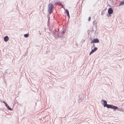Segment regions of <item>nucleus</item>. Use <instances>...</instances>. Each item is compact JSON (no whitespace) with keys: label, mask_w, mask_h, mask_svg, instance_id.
Returning a JSON list of instances; mask_svg holds the SVG:
<instances>
[{"label":"nucleus","mask_w":124,"mask_h":124,"mask_svg":"<svg viewBox=\"0 0 124 124\" xmlns=\"http://www.w3.org/2000/svg\"><path fill=\"white\" fill-rule=\"evenodd\" d=\"M96 23V22L95 21H94L93 22V24H95Z\"/></svg>","instance_id":"b1692460"},{"label":"nucleus","mask_w":124,"mask_h":124,"mask_svg":"<svg viewBox=\"0 0 124 124\" xmlns=\"http://www.w3.org/2000/svg\"><path fill=\"white\" fill-rule=\"evenodd\" d=\"M66 27L65 28H64V29L63 28V29L61 30V32L62 35H63L65 33L66 31Z\"/></svg>","instance_id":"6e6552de"},{"label":"nucleus","mask_w":124,"mask_h":124,"mask_svg":"<svg viewBox=\"0 0 124 124\" xmlns=\"http://www.w3.org/2000/svg\"><path fill=\"white\" fill-rule=\"evenodd\" d=\"M92 50L89 53V55H91L92 54H93L94 52L98 50V48L97 47H94V49H93L92 48Z\"/></svg>","instance_id":"423d86ee"},{"label":"nucleus","mask_w":124,"mask_h":124,"mask_svg":"<svg viewBox=\"0 0 124 124\" xmlns=\"http://www.w3.org/2000/svg\"><path fill=\"white\" fill-rule=\"evenodd\" d=\"M58 2H55L54 4V5H58Z\"/></svg>","instance_id":"4be33fe9"},{"label":"nucleus","mask_w":124,"mask_h":124,"mask_svg":"<svg viewBox=\"0 0 124 124\" xmlns=\"http://www.w3.org/2000/svg\"><path fill=\"white\" fill-rule=\"evenodd\" d=\"M29 35V33H27L25 34H24V36L25 38H27L28 37Z\"/></svg>","instance_id":"ddd939ff"},{"label":"nucleus","mask_w":124,"mask_h":124,"mask_svg":"<svg viewBox=\"0 0 124 124\" xmlns=\"http://www.w3.org/2000/svg\"><path fill=\"white\" fill-rule=\"evenodd\" d=\"M85 41V40H82L81 41V42H84Z\"/></svg>","instance_id":"7c9ffc66"},{"label":"nucleus","mask_w":124,"mask_h":124,"mask_svg":"<svg viewBox=\"0 0 124 124\" xmlns=\"http://www.w3.org/2000/svg\"><path fill=\"white\" fill-rule=\"evenodd\" d=\"M26 54H25V56L26 55Z\"/></svg>","instance_id":"58836bf2"},{"label":"nucleus","mask_w":124,"mask_h":124,"mask_svg":"<svg viewBox=\"0 0 124 124\" xmlns=\"http://www.w3.org/2000/svg\"><path fill=\"white\" fill-rule=\"evenodd\" d=\"M111 109H113L115 111H116V110L120 111H124V110L122 108H119L117 106L114 105H113Z\"/></svg>","instance_id":"7ed1b4c3"},{"label":"nucleus","mask_w":124,"mask_h":124,"mask_svg":"<svg viewBox=\"0 0 124 124\" xmlns=\"http://www.w3.org/2000/svg\"><path fill=\"white\" fill-rule=\"evenodd\" d=\"M45 30H46V28H45Z\"/></svg>","instance_id":"4c0bfd02"},{"label":"nucleus","mask_w":124,"mask_h":124,"mask_svg":"<svg viewBox=\"0 0 124 124\" xmlns=\"http://www.w3.org/2000/svg\"><path fill=\"white\" fill-rule=\"evenodd\" d=\"M96 33V31H95V33Z\"/></svg>","instance_id":"c9c22d12"},{"label":"nucleus","mask_w":124,"mask_h":124,"mask_svg":"<svg viewBox=\"0 0 124 124\" xmlns=\"http://www.w3.org/2000/svg\"><path fill=\"white\" fill-rule=\"evenodd\" d=\"M58 5H62V3L60 2H58Z\"/></svg>","instance_id":"aec40b11"},{"label":"nucleus","mask_w":124,"mask_h":124,"mask_svg":"<svg viewBox=\"0 0 124 124\" xmlns=\"http://www.w3.org/2000/svg\"><path fill=\"white\" fill-rule=\"evenodd\" d=\"M0 110H2L3 111H4V110L3 109V108H0Z\"/></svg>","instance_id":"a878e982"},{"label":"nucleus","mask_w":124,"mask_h":124,"mask_svg":"<svg viewBox=\"0 0 124 124\" xmlns=\"http://www.w3.org/2000/svg\"><path fill=\"white\" fill-rule=\"evenodd\" d=\"M91 17H89L88 18V20L89 21H90L91 20Z\"/></svg>","instance_id":"bb28decb"},{"label":"nucleus","mask_w":124,"mask_h":124,"mask_svg":"<svg viewBox=\"0 0 124 124\" xmlns=\"http://www.w3.org/2000/svg\"><path fill=\"white\" fill-rule=\"evenodd\" d=\"M67 15V16H68V19H70V15H69V14L68 15Z\"/></svg>","instance_id":"5701e85b"},{"label":"nucleus","mask_w":124,"mask_h":124,"mask_svg":"<svg viewBox=\"0 0 124 124\" xmlns=\"http://www.w3.org/2000/svg\"><path fill=\"white\" fill-rule=\"evenodd\" d=\"M49 29L50 31H52V29L51 28H50L49 27Z\"/></svg>","instance_id":"393cba45"},{"label":"nucleus","mask_w":124,"mask_h":124,"mask_svg":"<svg viewBox=\"0 0 124 124\" xmlns=\"http://www.w3.org/2000/svg\"><path fill=\"white\" fill-rule=\"evenodd\" d=\"M1 102L5 104V106L9 110H12V109L8 105L6 102L5 101H1Z\"/></svg>","instance_id":"39448f33"},{"label":"nucleus","mask_w":124,"mask_h":124,"mask_svg":"<svg viewBox=\"0 0 124 124\" xmlns=\"http://www.w3.org/2000/svg\"><path fill=\"white\" fill-rule=\"evenodd\" d=\"M101 102L104 107H106L108 108L111 109L113 105L110 104H107V101L103 99L101 100Z\"/></svg>","instance_id":"f257e3e1"},{"label":"nucleus","mask_w":124,"mask_h":124,"mask_svg":"<svg viewBox=\"0 0 124 124\" xmlns=\"http://www.w3.org/2000/svg\"><path fill=\"white\" fill-rule=\"evenodd\" d=\"M50 19H48V22H47V25L48 26L49 25V24L50 23Z\"/></svg>","instance_id":"6ab92c4d"},{"label":"nucleus","mask_w":124,"mask_h":124,"mask_svg":"<svg viewBox=\"0 0 124 124\" xmlns=\"http://www.w3.org/2000/svg\"><path fill=\"white\" fill-rule=\"evenodd\" d=\"M47 18H48V19H50V16L48 15V16H47Z\"/></svg>","instance_id":"c85d7f7f"},{"label":"nucleus","mask_w":124,"mask_h":124,"mask_svg":"<svg viewBox=\"0 0 124 124\" xmlns=\"http://www.w3.org/2000/svg\"><path fill=\"white\" fill-rule=\"evenodd\" d=\"M7 70H8L7 69V70H6L4 72L5 73H7Z\"/></svg>","instance_id":"c756f323"},{"label":"nucleus","mask_w":124,"mask_h":124,"mask_svg":"<svg viewBox=\"0 0 124 124\" xmlns=\"http://www.w3.org/2000/svg\"><path fill=\"white\" fill-rule=\"evenodd\" d=\"M92 38H91V37H90V38H89V39H91V40H92Z\"/></svg>","instance_id":"2f4dec72"},{"label":"nucleus","mask_w":124,"mask_h":124,"mask_svg":"<svg viewBox=\"0 0 124 124\" xmlns=\"http://www.w3.org/2000/svg\"><path fill=\"white\" fill-rule=\"evenodd\" d=\"M39 34H40H40H41V33H39Z\"/></svg>","instance_id":"79ce46f5"},{"label":"nucleus","mask_w":124,"mask_h":124,"mask_svg":"<svg viewBox=\"0 0 124 124\" xmlns=\"http://www.w3.org/2000/svg\"><path fill=\"white\" fill-rule=\"evenodd\" d=\"M107 9V8L104 9L103 10H102L101 12V15H103V14H104V13L105 12L106 10Z\"/></svg>","instance_id":"9b49d317"},{"label":"nucleus","mask_w":124,"mask_h":124,"mask_svg":"<svg viewBox=\"0 0 124 124\" xmlns=\"http://www.w3.org/2000/svg\"><path fill=\"white\" fill-rule=\"evenodd\" d=\"M5 74H4L3 76L2 77L3 78V80L4 81V80L5 79Z\"/></svg>","instance_id":"a211bd4d"},{"label":"nucleus","mask_w":124,"mask_h":124,"mask_svg":"<svg viewBox=\"0 0 124 124\" xmlns=\"http://www.w3.org/2000/svg\"><path fill=\"white\" fill-rule=\"evenodd\" d=\"M113 12V10L112 8L110 7L108 10V13L112 14Z\"/></svg>","instance_id":"0eeeda50"},{"label":"nucleus","mask_w":124,"mask_h":124,"mask_svg":"<svg viewBox=\"0 0 124 124\" xmlns=\"http://www.w3.org/2000/svg\"><path fill=\"white\" fill-rule=\"evenodd\" d=\"M39 32H40V31H39Z\"/></svg>","instance_id":"37998d69"},{"label":"nucleus","mask_w":124,"mask_h":124,"mask_svg":"<svg viewBox=\"0 0 124 124\" xmlns=\"http://www.w3.org/2000/svg\"><path fill=\"white\" fill-rule=\"evenodd\" d=\"M49 33V34H50V33Z\"/></svg>","instance_id":"a19ab883"},{"label":"nucleus","mask_w":124,"mask_h":124,"mask_svg":"<svg viewBox=\"0 0 124 124\" xmlns=\"http://www.w3.org/2000/svg\"><path fill=\"white\" fill-rule=\"evenodd\" d=\"M49 33V34H50V33Z\"/></svg>","instance_id":"ea45409f"},{"label":"nucleus","mask_w":124,"mask_h":124,"mask_svg":"<svg viewBox=\"0 0 124 124\" xmlns=\"http://www.w3.org/2000/svg\"><path fill=\"white\" fill-rule=\"evenodd\" d=\"M9 38L8 36H6L4 37V40L5 42H7Z\"/></svg>","instance_id":"1a4fd4ad"},{"label":"nucleus","mask_w":124,"mask_h":124,"mask_svg":"<svg viewBox=\"0 0 124 124\" xmlns=\"http://www.w3.org/2000/svg\"><path fill=\"white\" fill-rule=\"evenodd\" d=\"M111 14L109 13H108V14H107L106 15V16H107L108 17H110L111 16Z\"/></svg>","instance_id":"dca6fc26"},{"label":"nucleus","mask_w":124,"mask_h":124,"mask_svg":"<svg viewBox=\"0 0 124 124\" xmlns=\"http://www.w3.org/2000/svg\"><path fill=\"white\" fill-rule=\"evenodd\" d=\"M124 5V0L121 1L118 6H122Z\"/></svg>","instance_id":"9d476101"},{"label":"nucleus","mask_w":124,"mask_h":124,"mask_svg":"<svg viewBox=\"0 0 124 124\" xmlns=\"http://www.w3.org/2000/svg\"><path fill=\"white\" fill-rule=\"evenodd\" d=\"M108 6H111L110 5H108Z\"/></svg>","instance_id":"f704fd0d"},{"label":"nucleus","mask_w":124,"mask_h":124,"mask_svg":"<svg viewBox=\"0 0 124 124\" xmlns=\"http://www.w3.org/2000/svg\"><path fill=\"white\" fill-rule=\"evenodd\" d=\"M99 43V41L98 38H95L92 40L90 42L91 44L92 43Z\"/></svg>","instance_id":"20e7f679"},{"label":"nucleus","mask_w":124,"mask_h":124,"mask_svg":"<svg viewBox=\"0 0 124 124\" xmlns=\"http://www.w3.org/2000/svg\"><path fill=\"white\" fill-rule=\"evenodd\" d=\"M92 30L93 31H94V30H93V29Z\"/></svg>","instance_id":"72a5a7b5"},{"label":"nucleus","mask_w":124,"mask_h":124,"mask_svg":"<svg viewBox=\"0 0 124 124\" xmlns=\"http://www.w3.org/2000/svg\"><path fill=\"white\" fill-rule=\"evenodd\" d=\"M65 11L66 12L67 15L69 14V12L68 9H66L65 10Z\"/></svg>","instance_id":"4468645a"},{"label":"nucleus","mask_w":124,"mask_h":124,"mask_svg":"<svg viewBox=\"0 0 124 124\" xmlns=\"http://www.w3.org/2000/svg\"><path fill=\"white\" fill-rule=\"evenodd\" d=\"M63 37V36H62V35H59V38H62Z\"/></svg>","instance_id":"cd10ccee"},{"label":"nucleus","mask_w":124,"mask_h":124,"mask_svg":"<svg viewBox=\"0 0 124 124\" xmlns=\"http://www.w3.org/2000/svg\"><path fill=\"white\" fill-rule=\"evenodd\" d=\"M54 5L52 3H50L48 7V12L50 14L54 10Z\"/></svg>","instance_id":"f03ea898"},{"label":"nucleus","mask_w":124,"mask_h":124,"mask_svg":"<svg viewBox=\"0 0 124 124\" xmlns=\"http://www.w3.org/2000/svg\"><path fill=\"white\" fill-rule=\"evenodd\" d=\"M110 0L112 2H113V0Z\"/></svg>","instance_id":"473e14b6"},{"label":"nucleus","mask_w":124,"mask_h":124,"mask_svg":"<svg viewBox=\"0 0 124 124\" xmlns=\"http://www.w3.org/2000/svg\"><path fill=\"white\" fill-rule=\"evenodd\" d=\"M56 31H53L52 33L54 35L56 34Z\"/></svg>","instance_id":"f3484780"},{"label":"nucleus","mask_w":124,"mask_h":124,"mask_svg":"<svg viewBox=\"0 0 124 124\" xmlns=\"http://www.w3.org/2000/svg\"><path fill=\"white\" fill-rule=\"evenodd\" d=\"M94 47H95V45L94 44H93L92 46V48L93 47L94 48Z\"/></svg>","instance_id":"412c9836"},{"label":"nucleus","mask_w":124,"mask_h":124,"mask_svg":"<svg viewBox=\"0 0 124 124\" xmlns=\"http://www.w3.org/2000/svg\"><path fill=\"white\" fill-rule=\"evenodd\" d=\"M1 101V100L0 101L1 102V101Z\"/></svg>","instance_id":"e433bc0d"},{"label":"nucleus","mask_w":124,"mask_h":124,"mask_svg":"<svg viewBox=\"0 0 124 124\" xmlns=\"http://www.w3.org/2000/svg\"><path fill=\"white\" fill-rule=\"evenodd\" d=\"M54 35L55 38H59V35L57 31H56V34Z\"/></svg>","instance_id":"f8f14e48"},{"label":"nucleus","mask_w":124,"mask_h":124,"mask_svg":"<svg viewBox=\"0 0 124 124\" xmlns=\"http://www.w3.org/2000/svg\"><path fill=\"white\" fill-rule=\"evenodd\" d=\"M79 100H78V102L79 103L80 102H81V101L82 98L81 97H80V96L79 97Z\"/></svg>","instance_id":"2eb2a0df"}]
</instances>
